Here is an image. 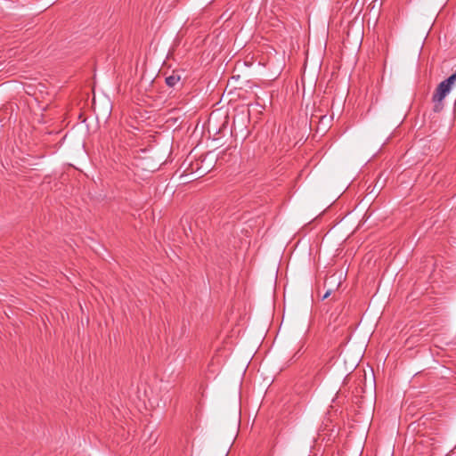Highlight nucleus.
Returning a JSON list of instances; mask_svg holds the SVG:
<instances>
[{"instance_id":"nucleus-1","label":"nucleus","mask_w":456,"mask_h":456,"mask_svg":"<svg viewBox=\"0 0 456 456\" xmlns=\"http://www.w3.org/2000/svg\"><path fill=\"white\" fill-rule=\"evenodd\" d=\"M455 84L456 72L438 85L433 95V101L435 102L434 110L436 112H439L443 109V100L451 92Z\"/></svg>"},{"instance_id":"nucleus-2","label":"nucleus","mask_w":456,"mask_h":456,"mask_svg":"<svg viewBox=\"0 0 456 456\" xmlns=\"http://www.w3.org/2000/svg\"><path fill=\"white\" fill-rule=\"evenodd\" d=\"M181 80V76L178 72L173 71V73L166 77V83L168 86L174 87Z\"/></svg>"},{"instance_id":"nucleus-3","label":"nucleus","mask_w":456,"mask_h":456,"mask_svg":"<svg viewBox=\"0 0 456 456\" xmlns=\"http://www.w3.org/2000/svg\"><path fill=\"white\" fill-rule=\"evenodd\" d=\"M340 279H341V274L339 276H336L335 274L330 276V279L328 280V283L331 286L335 283H338V287L340 285Z\"/></svg>"},{"instance_id":"nucleus-4","label":"nucleus","mask_w":456,"mask_h":456,"mask_svg":"<svg viewBox=\"0 0 456 456\" xmlns=\"http://www.w3.org/2000/svg\"><path fill=\"white\" fill-rule=\"evenodd\" d=\"M332 290V288H329L326 293L324 294L323 298H327L331 294Z\"/></svg>"}]
</instances>
